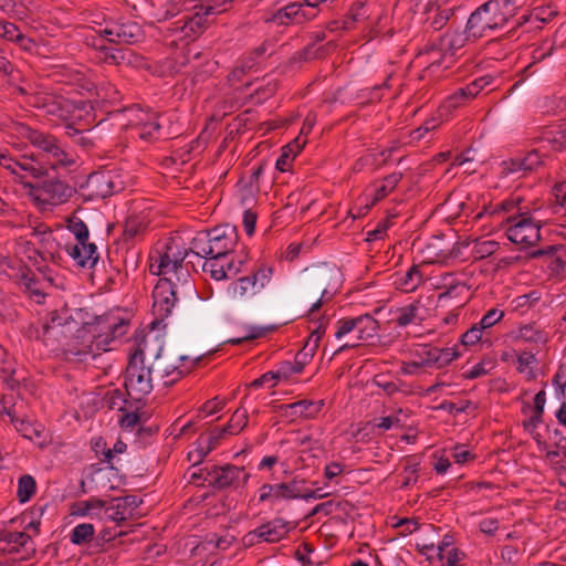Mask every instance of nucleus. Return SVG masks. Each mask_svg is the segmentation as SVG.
I'll return each mask as SVG.
<instances>
[{"label": "nucleus", "mask_w": 566, "mask_h": 566, "mask_svg": "<svg viewBox=\"0 0 566 566\" xmlns=\"http://www.w3.org/2000/svg\"><path fill=\"white\" fill-rule=\"evenodd\" d=\"M189 251L180 237H170L158 241L149 252V272L159 279L188 283L189 271L184 262Z\"/></svg>", "instance_id": "f257e3e1"}, {"label": "nucleus", "mask_w": 566, "mask_h": 566, "mask_svg": "<svg viewBox=\"0 0 566 566\" xmlns=\"http://www.w3.org/2000/svg\"><path fill=\"white\" fill-rule=\"evenodd\" d=\"M9 130L11 134L28 140L33 147L39 149L42 158L46 160L51 169L69 168L76 163L74 154L69 151L61 142L50 133L34 129L17 120L10 123Z\"/></svg>", "instance_id": "f03ea898"}, {"label": "nucleus", "mask_w": 566, "mask_h": 566, "mask_svg": "<svg viewBox=\"0 0 566 566\" xmlns=\"http://www.w3.org/2000/svg\"><path fill=\"white\" fill-rule=\"evenodd\" d=\"M513 0H489L479 6L469 17L467 32L476 40L504 29L516 15Z\"/></svg>", "instance_id": "7ed1b4c3"}, {"label": "nucleus", "mask_w": 566, "mask_h": 566, "mask_svg": "<svg viewBox=\"0 0 566 566\" xmlns=\"http://www.w3.org/2000/svg\"><path fill=\"white\" fill-rule=\"evenodd\" d=\"M77 325L78 322L66 310L52 311L38 324H30L24 329V335L30 339L41 340L52 352L61 353Z\"/></svg>", "instance_id": "20e7f679"}, {"label": "nucleus", "mask_w": 566, "mask_h": 566, "mask_svg": "<svg viewBox=\"0 0 566 566\" xmlns=\"http://www.w3.org/2000/svg\"><path fill=\"white\" fill-rule=\"evenodd\" d=\"M239 240L237 227L218 226L209 231H200L191 241L189 251L200 258H224L234 250Z\"/></svg>", "instance_id": "39448f33"}, {"label": "nucleus", "mask_w": 566, "mask_h": 566, "mask_svg": "<svg viewBox=\"0 0 566 566\" xmlns=\"http://www.w3.org/2000/svg\"><path fill=\"white\" fill-rule=\"evenodd\" d=\"M154 365L146 361L144 350L138 346L129 354L125 373V387L127 394L135 400H142L154 388Z\"/></svg>", "instance_id": "423d86ee"}, {"label": "nucleus", "mask_w": 566, "mask_h": 566, "mask_svg": "<svg viewBox=\"0 0 566 566\" xmlns=\"http://www.w3.org/2000/svg\"><path fill=\"white\" fill-rule=\"evenodd\" d=\"M105 352V343L94 340V332L85 325H77L76 331L70 335L61 353L69 360L83 361L88 357L95 358Z\"/></svg>", "instance_id": "0eeeda50"}, {"label": "nucleus", "mask_w": 566, "mask_h": 566, "mask_svg": "<svg viewBox=\"0 0 566 566\" xmlns=\"http://www.w3.org/2000/svg\"><path fill=\"white\" fill-rule=\"evenodd\" d=\"M510 224L506 229L507 239L514 244L524 248L536 244L541 239V220H537L530 211H520L507 217Z\"/></svg>", "instance_id": "6e6552de"}, {"label": "nucleus", "mask_w": 566, "mask_h": 566, "mask_svg": "<svg viewBox=\"0 0 566 566\" xmlns=\"http://www.w3.org/2000/svg\"><path fill=\"white\" fill-rule=\"evenodd\" d=\"M356 328V336L353 342H347L339 347L336 353L347 348H353L359 342L368 340L375 337L379 331V323L370 314H363L356 317H344L337 321L335 337L342 339L349 335V331Z\"/></svg>", "instance_id": "1a4fd4ad"}, {"label": "nucleus", "mask_w": 566, "mask_h": 566, "mask_svg": "<svg viewBox=\"0 0 566 566\" xmlns=\"http://www.w3.org/2000/svg\"><path fill=\"white\" fill-rule=\"evenodd\" d=\"M338 272L334 268L328 266H314L305 270L303 276V289L304 294L307 297L317 296L319 297L312 304L310 314L318 311L323 304V300L329 293L332 286V280L337 279Z\"/></svg>", "instance_id": "9d476101"}, {"label": "nucleus", "mask_w": 566, "mask_h": 566, "mask_svg": "<svg viewBox=\"0 0 566 566\" xmlns=\"http://www.w3.org/2000/svg\"><path fill=\"white\" fill-rule=\"evenodd\" d=\"M90 332H94V340L105 343V352L109 350L111 343L123 337L129 326L127 318L119 315L118 312H108L97 316L94 322L85 323Z\"/></svg>", "instance_id": "9b49d317"}, {"label": "nucleus", "mask_w": 566, "mask_h": 566, "mask_svg": "<svg viewBox=\"0 0 566 566\" xmlns=\"http://www.w3.org/2000/svg\"><path fill=\"white\" fill-rule=\"evenodd\" d=\"M196 360H189L188 356L165 354L161 349L156 354L154 371H157L165 386H172L187 375L195 366Z\"/></svg>", "instance_id": "f8f14e48"}, {"label": "nucleus", "mask_w": 566, "mask_h": 566, "mask_svg": "<svg viewBox=\"0 0 566 566\" xmlns=\"http://www.w3.org/2000/svg\"><path fill=\"white\" fill-rule=\"evenodd\" d=\"M416 10L424 15L423 23L433 31H440L453 17L455 4L452 0H416Z\"/></svg>", "instance_id": "ddd939ff"}, {"label": "nucleus", "mask_w": 566, "mask_h": 566, "mask_svg": "<svg viewBox=\"0 0 566 566\" xmlns=\"http://www.w3.org/2000/svg\"><path fill=\"white\" fill-rule=\"evenodd\" d=\"M415 65L422 69L421 77L426 76H440V71L450 69L454 62L446 52L440 50V45L437 42L427 44L416 55Z\"/></svg>", "instance_id": "4468645a"}, {"label": "nucleus", "mask_w": 566, "mask_h": 566, "mask_svg": "<svg viewBox=\"0 0 566 566\" xmlns=\"http://www.w3.org/2000/svg\"><path fill=\"white\" fill-rule=\"evenodd\" d=\"M35 543L27 532H12L0 525V553L20 554L21 559H29L35 554Z\"/></svg>", "instance_id": "2eb2a0df"}, {"label": "nucleus", "mask_w": 566, "mask_h": 566, "mask_svg": "<svg viewBox=\"0 0 566 566\" xmlns=\"http://www.w3.org/2000/svg\"><path fill=\"white\" fill-rule=\"evenodd\" d=\"M169 279H159L153 291V310L161 319L168 317L178 302L177 284Z\"/></svg>", "instance_id": "dca6fc26"}, {"label": "nucleus", "mask_w": 566, "mask_h": 566, "mask_svg": "<svg viewBox=\"0 0 566 566\" xmlns=\"http://www.w3.org/2000/svg\"><path fill=\"white\" fill-rule=\"evenodd\" d=\"M118 188L116 177L111 171L92 172L82 186L83 196L90 200L104 199Z\"/></svg>", "instance_id": "f3484780"}, {"label": "nucleus", "mask_w": 566, "mask_h": 566, "mask_svg": "<svg viewBox=\"0 0 566 566\" xmlns=\"http://www.w3.org/2000/svg\"><path fill=\"white\" fill-rule=\"evenodd\" d=\"M533 259H543V266H545L551 277H563L566 274V245L556 244L549 245L545 249H538L531 253Z\"/></svg>", "instance_id": "a211bd4d"}, {"label": "nucleus", "mask_w": 566, "mask_h": 566, "mask_svg": "<svg viewBox=\"0 0 566 566\" xmlns=\"http://www.w3.org/2000/svg\"><path fill=\"white\" fill-rule=\"evenodd\" d=\"M212 473H214V475L213 480H211V486L218 490L243 488L248 484L251 476L250 473L245 471L244 467L233 464H226L223 467L216 465Z\"/></svg>", "instance_id": "6ab92c4d"}, {"label": "nucleus", "mask_w": 566, "mask_h": 566, "mask_svg": "<svg viewBox=\"0 0 566 566\" xmlns=\"http://www.w3.org/2000/svg\"><path fill=\"white\" fill-rule=\"evenodd\" d=\"M290 530L289 523L284 518L276 517L249 532L244 539L250 544H253L255 537L259 538V542L277 543L289 534Z\"/></svg>", "instance_id": "aec40b11"}, {"label": "nucleus", "mask_w": 566, "mask_h": 566, "mask_svg": "<svg viewBox=\"0 0 566 566\" xmlns=\"http://www.w3.org/2000/svg\"><path fill=\"white\" fill-rule=\"evenodd\" d=\"M324 400H298L292 403L281 405L279 411L282 417L290 421L301 419H314L324 407Z\"/></svg>", "instance_id": "412c9836"}, {"label": "nucleus", "mask_w": 566, "mask_h": 566, "mask_svg": "<svg viewBox=\"0 0 566 566\" xmlns=\"http://www.w3.org/2000/svg\"><path fill=\"white\" fill-rule=\"evenodd\" d=\"M109 43H136L143 35L138 23L133 21L113 23L102 31Z\"/></svg>", "instance_id": "4be33fe9"}, {"label": "nucleus", "mask_w": 566, "mask_h": 566, "mask_svg": "<svg viewBox=\"0 0 566 566\" xmlns=\"http://www.w3.org/2000/svg\"><path fill=\"white\" fill-rule=\"evenodd\" d=\"M9 276L15 277L18 282L25 289L30 297H34L38 303H41L45 297V290L51 285V279L40 280L30 270H22L20 264L14 270V273H9Z\"/></svg>", "instance_id": "5701e85b"}, {"label": "nucleus", "mask_w": 566, "mask_h": 566, "mask_svg": "<svg viewBox=\"0 0 566 566\" xmlns=\"http://www.w3.org/2000/svg\"><path fill=\"white\" fill-rule=\"evenodd\" d=\"M38 191H40L39 198L43 197V201L50 205L66 202L75 192L69 184L55 178L44 180Z\"/></svg>", "instance_id": "b1692460"}, {"label": "nucleus", "mask_w": 566, "mask_h": 566, "mask_svg": "<svg viewBox=\"0 0 566 566\" xmlns=\"http://www.w3.org/2000/svg\"><path fill=\"white\" fill-rule=\"evenodd\" d=\"M471 38L472 35L467 32V28L464 30L449 29L439 36L437 43L440 45V50L450 55L453 62H455L459 52Z\"/></svg>", "instance_id": "393cba45"}, {"label": "nucleus", "mask_w": 566, "mask_h": 566, "mask_svg": "<svg viewBox=\"0 0 566 566\" xmlns=\"http://www.w3.org/2000/svg\"><path fill=\"white\" fill-rule=\"evenodd\" d=\"M66 251L74 262L82 268L92 269L99 258L96 245L88 240L70 245Z\"/></svg>", "instance_id": "a878e982"}, {"label": "nucleus", "mask_w": 566, "mask_h": 566, "mask_svg": "<svg viewBox=\"0 0 566 566\" xmlns=\"http://www.w3.org/2000/svg\"><path fill=\"white\" fill-rule=\"evenodd\" d=\"M302 4L293 2L279 9L271 17H266L265 22L277 25L300 24L305 20V14L301 10Z\"/></svg>", "instance_id": "bb28decb"}, {"label": "nucleus", "mask_w": 566, "mask_h": 566, "mask_svg": "<svg viewBox=\"0 0 566 566\" xmlns=\"http://www.w3.org/2000/svg\"><path fill=\"white\" fill-rule=\"evenodd\" d=\"M553 132H548L545 136L538 142V147L530 150L525 156V161L528 164V169L535 170L541 165L544 164V158L547 157V153L551 149L557 150L554 146H557V143L554 140Z\"/></svg>", "instance_id": "cd10ccee"}, {"label": "nucleus", "mask_w": 566, "mask_h": 566, "mask_svg": "<svg viewBox=\"0 0 566 566\" xmlns=\"http://www.w3.org/2000/svg\"><path fill=\"white\" fill-rule=\"evenodd\" d=\"M48 168L41 165L33 157H21L17 160L14 176H17L21 182H24L27 178L39 179L46 175Z\"/></svg>", "instance_id": "c85d7f7f"}, {"label": "nucleus", "mask_w": 566, "mask_h": 566, "mask_svg": "<svg viewBox=\"0 0 566 566\" xmlns=\"http://www.w3.org/2000/svg\"><path fill=\"white\" fill-rule=\"evenodd\" d=\"M198 9L191 15H185L181 20L177 22V24L182 23L179 27V30L185 34L186 38H195L200 34L207 27L209 15L205 14V11L199 7H195Z\"/></svg>", "instance_id": "c756f323"}, {"label": "nucleus", "mask_w": 566, "mask_h": 566, "mask_svg": "<svg viewBox=\"0 0 566 566\" xmlns=\"http://www.w3.org/2000/svg\"><path fill=\"white\" fill-rule=\"evenodd\" d=\"M93 45L99 50V59L107 64L123 65L133 63L134 53L128 49L105 46L103 44L97 45L96 43H93Z\"/></svg>", "instance_id": "7c9ffc66"}, {"label": "nucleus", "mask_w": 566, "mask_h": 566, "mask_svg": "<svg viewBox=\"0 0 566 566\" xmlns=\"http://www.w3.org/2000/svg\"><path fill=\"white\" fill-rule=\"evenodd\" d=\"M134 124L140 129L139 136L144 139L154 137L155 133L160 129L158 116L155 113H144L139 111Z\"/></svg>", "instance_id": "2f4dec72"}, {"label": "nucleus", "mask_w": 566, "mask_h": 566, "mask_svg": "<svg viewBox=\"0 0 566 566\" xmlns=\"http://www.w3.org/2000/svg\"><path fill=\"white\" fill-rule=\"evenodd\" d=\"M419 308L420 301H415L406 306L397 308L395 312L396 317L394 318L395 323L400 327H405L416 323L417 321H421L419 317Z\"/></svg>", "instance_id": "473e14b6"}, {"label": "nucleus", "mask_w": 566, "mask_h": 566, "mask_svg": "<svg viewBox=\"0 0 566 566\" xmlns=\"http://www.w3.org/2000/svg\"><path fill=\"white\" fill-rule=\"evenodd\" d=\"M43 113L50 117L51 120H64L70 115V104L65 98L55 95L53 101L46 103Z\"/></svg>", "instance_id": "72a5a7b5"}, {"label": "nucleus", "mask_w": 566, "mask_h": 566, "mask_svg": "<svg viewBox=\"0 0 566 566\" xmlns=\"http://www.w3.org/2000/svg\"><path fill=\"white\" fill-rule=\"evenodd\" d=\"M500 250V243L495 240L472 239L471 255L474 260H483Z\"/></svg>", "instance_id": "f704fd0d"}, {"label": "nucleus", "mask_w": 566, "mask_h": 566, "mask_svg": "<svg viewBox=\"0 0 566 566\" xmlns=\"http://www.w3.org/2000/svg\"><path fill=\"white\" fill-rule=\"evenodd\" d=\"M422 282V273L418 265H412L402 276H400L396 284L403 292L415 291Z\"/></svg>", "instance_id": "c9c22d12"}, {"label": "nucleus", "mask_w": 566, "mask_h": 566, "mask_svg": "<svg viewBox=\"0 0 566 566\" xmlns=\"http://www.w3.org/2000/svg\"><path fill=\"white\" fill-rule=\"evenodd\" d=\"M67 230L75 237L77 242H85L90 239V231L86 223L74 211L66 219Z\"/></svg>", "instance_id": "e433bc0d"}, {"label": "nucleus", "mask_w": 566, "mask_h": 566, "mask_svg": "<svg viewBox=\"0 0 566 566\" xmlns=\"http://www.w3.org/2000/svg\"><path fill=\"white\" fill-rule=\"evenodd\" d=\"M401 172H392L386 176L381 180V185L376 188L371 205H375L376 202L387 197L390 192H392L394 189L397 187L398 182L401 180Z\"/></svg>", "instance_id": "4c0bfd02"}, {"label": "nucleus", "mask_w": 566, "mask_h": 566, "mask_svg": "<svg viewBox=\"0 0 566 566\" xmlns=\"http://www.w3.org/2000/svg\"><path fill=\"white\" fill-rule=\"evenodd\" d=\"M248 421V410L242 407H239L233 412L229 422L223 427V431H227L229 436L239 434L247 427Z\"/></svg>", "instance_id": "58836bf2"}, {"label": "nucleus", "mask_w": 566, "mask_h": 566, "mask_svg": "<svg viewBox=\"0 0 566 566\" xmlns=\"http://www.w3.org/2000/svg\"><path fill=\"white\" fill-rule=\"evenodd\" d=\"M369 17L368 8L364 2H356L352 6L348 14L346 15L343 28L346 30H350L355 27L356 23L363 22L367 20Z\"/></svg>", "instance_id": "ea45409f"}, {"label": "nucleus", "mask_w": 566, "mask_h": 566, "mask_svg": "<svg viewBox=\"0 0 566 566\" xmlns=\"http://www.w3.org/2000/svg\"><path fill=\"white\" fill-rule=\"evenodd\" d=\"M206 259L208 260L203 263L202 269L205 272L209 273L212 279L220 281L232 276L230 271H228V264L224 265L220 262L222 258L207 256Z\"/></svg>", "instance_id": "a19ab883"}, {"label": "nucleus", "mask_w": 566, "mask_h": 566, "mask_svg": "<svg viewBox=\"0 0 566 566\" xmlns=\"http://www.w3.org/2000/svg\"><path fill=\"white\" fill-rule=\"evenodd\" d=\"M298 482L292 480L289 483H276L274 484V502L279 500H296L301 497L300 490L297 489Z\"/></svg>", "instance_id": "79ce46f5"}, {"label": "nucleus", "mask_w": 566, "mask_h": 566, "mask_svg": "<svg viewBox=\"0 0 566 566\" xmlns=\"http://www.w3.org/2000/svg\"><path fill=\"white\" fill-rule=\"evenodd\" d=\"M516 338L534 344H543L547 339L545 333L542 329H539L535 324H526L524 326H521L517 332Z\"/></svg>", "instance_id": "37998d69"}, {"label": "nucleus", "mask_w": 566, "mask_h": 566, "mask_svg": "<svg viewBox=\"0 0 566 566\" xmlns=\"http://www.w3.org/2000/svg\"><path fill=\"white\" fill-rule=\"evenodd\" d=\"M95 528L93 524L82 523L76 525L71 534L70 539L74 545H83L90 543L94 537Z\"/></svg>", "instance_id": "c03bdc74"}, {"label": "nucleus", "mask_w": 566, "mask_h": 566, "mask_svg": "<svg viewBox=\"0 0 566 566\" xmlns=\"http://www.w3.org/2000/svg\"><path fill=\"white\" fill-rule=\"evenodd\" d=\"M471 99V96L467 94L465 86H462L457 88L451 95H449L443 101L441 107L448 112H451L453 109H457L458 107L463 106Z\"/></svg>", "instance_id": "a18cd8bd"}, {"label": "nucleus", "mask_w": 566, "mask_h": 566, "mask_svg": "<svg viewBox=\"0 0 566 566\" xmlns=\"http://www.w3.org/2000/svg\"><path fill=\"white\" fill-rule=\"evenodd\" d=\"M36 490V483L33 476L24 474L19 479L17 496L21 503L28 502Z\"/></svg>", "instance_id": "49530a36"}, {"label": "nucleus", "mask_w": 566, "mask_h": 566, "mask_svg": "<svg viewBox=\"0 0 566 566\" xmlns=\"http://www.w3.org/2000/svg\"><path fill=\"white\" fill-rule=\"evenodd\" d=\"M252 291V284L247 276H242L231 283L228 287V295L233 302L241 301L249 291Z\"/></svg>", "instance_id": "de8ad7c7"}, {"label": "nucleus", "mask_w": 566, "mask_h": 566, "mask_svg": "<svg viewBox=\"0 0 566 566\" xmlns=\"http://www.w3.org/2000/svg\"><path fill=\"white\" fill-rule=\"evenodd\" d=\"M104 515L105 518L112 522L117 523L118 525L123 522H125L128 518V515L130 512L128 510H125V505L118 502L116 499V502L111 505L104 504Z\"/></svg>", "instance_id": "09e8293b"}, {"label": "nucleus", "mask_w": 566, "mask_h": 566, "mask_svg": "<svg viewBox=\"0 0 566 566\" xmlns=\"http://www.w3.org/2000/svg\"><path fill=\"white\" fill-rule=\"evenodd\" d=\"M325 334V327L322 323H319L311 333L305 346L301 350L298 356L312 357L316 349L318 348L319 340L322 336Z\"/></svg>", "instance_id": "8fccbe9b"}, {"label": "nucleus", "mask_w": 566, "mask_h": 566, "mask_svg": "<svg viewBox=\"0 0 566 566\" xmlns=\"http://www.w3.org/2000/svg\"><path fill=\"white\" fill-rule=\"evenodd\" d=\"M272 276V269L268 266H260L252 275H248L247 277L250 280L252 284V292L256 293L265 287V285L270 282Z\"/></svg>", "instance_id": "3c124183"}, {"label": "nucleus", "mask_w": 566, "mask_h": 566, "mask_svg": "<svg viewBox=\"0 0 566 566\" xmlns=\"http://www.w3.org/2000/svg\"><path fill=\"white\" fill-rule=\"evenodd\" d=\"M104 507V501L98 499H91L87 501H81L73 505V514L85 516L94 513L96 510H102Z\"/></svg>", "instance_id": "603ef678"}, {"label": "nucleus", "mask_w": 566, "mask_h": 566, "mask_svg": "<svg viewBox=\"0 0 566 566\" xmlns=\"http://www.w3.org/2000/svg\"><path fill=\"white\" fill-rule=\"evenodd\" d=\"M0 379L9 389H14L19 381L14 378V367L11 359H3L0 366Z\"/></svg>", "instance_id": "864d4df0"}, {"label": "nucleus", "mask_w": 566, "mask_h": 566, "mask_svg": "<svg viewBox=\"0 0 566 566\" xmlns=\"http://www.w3.org/2000/svg\"><path fill=\"white\" fill-rule=\"evenodd\" d=\"M145 231V226L137 218H128L124 223L123 238L133 240Z\"/></svg>", "instance_id": "5fc2aeb1"}, {"label": "nucleus", "mask_w": 566, "mask_h": 566, "mask_svg": "<svg viewBox=\"0 0 566 566\" xmlns=\"http://www.w3.org/2000/svg\"><path fill=\"white\" fill-rule=\"evenodd\" d=\"M216 469V465H206L203 468H198L195 470L191 475L190 480L193 483H197L198 485H203L205 483H208L209 486H211V480H213L214 473L212 471Z\"/></svg>", "instance_id": "6e6d98bb"}, {"label": "nucleus", "mask_w": 566, "mask_h": 566, "mask_svg": "<svg viewBox=\"0 0 566 566\" xmlns=\"http://www.w3.org/2000/svg\"><path fill=\"white\" fill-rule=\"evenodd\" d=\"M437 555L441 562V566H459L464 557V553L455 547L447 549L444 553H438Z\"/></svg>", "instance_id": "4d7b16f0"}, {"label": "nucleus", "mask_w": 566, "mask_h": 566, "mask_svg": "<svg viewBox=\"0 0 566 566\" xmlns=\"http://www.w3.org/2000/svg\"><path fill=\"white\" fill-rule=\"evenodd\" d=\"M211 447L207 446L206 440L200 438L197 441L196 448L188 453V459L193 461V465L201 463L202 460L211 452Z\"/></svg>", "instance_id": "13d9d810"}, {"label": "nucleus", "mask_w": 566, "mask_h": 566, "mask_svg": "<svg viewBox=\"0 0 566 566\" xmlns=\"http://www.w3.org/2000/svg\"><path fill=\"white\" fill-rule=\"evenodd\" d=\"M502 166L503 171L507 174L533 171L532 169H528V164L525 161L524 157H515L509 160H504Z\"/></svg>", "instance_id": "bf43d9fd"}, {"label": "nucleus", "mask_w": 566, "mask_h": 566, "mask_svg": "<svg viewBox=\"0 0 566 566\" xmlns=\"http://www.w3.org/2000/svg\"><path fill=\"white\" fill-rule=\"evenodd\" d=\"M524 202L523 198L518 195H512L510 198L503 200L500 203V208L504 212H512V214H517L520 211H528L525 207L521 205Z\"/></svg>", "instance_id": "052dcab7"}, {"label": "nucleus", "mask_w": 566, "mask_h": 566, "mask_svg": "<svg viewBox=\"0 0 566 566\" xmlns=\"http://www.w3.org/2000/svg\"><path fill=\"white\" fill-rule=\"evenodd\" d=\"M245 331V334H243L242 336L230 338L227 340V343L232 345H240L247 340H252L262 337L265 334V329L258 326H248Z\"/></svg>", "instance_id": "680f3d73"}, {"label": "nucleus", "mask_w": 566, "mask_h": 566, "mask_svg": "<svg viewBox=\"0 0 566 566\" xmlns=\"http://www.w3.org/2000/svg\"><path fill=\"white\" fill-rule=\"evenodd\" d=\"M483 328L476 323L471 326L461 336V343L464 346H473L482 339Z\"/></svg>", "instance_id": "e2e57ef3"}, {"label": "nucleus", "mask_w": 566, "mask_h": 566, "mask_svg": "<svg viewBox=\"0 0 566 566\" xmlns=\"http://www.w3.org/2000/svg\"><path fill=\"white\" fill-rule=\"evenodd\" d=\"M13 426L25 439L32 440L34 437L40 436V430L34 424L23 419L18 418Z\"/></svg>", "instance_id": "0e129e2a"}, {"label": "nucleus", "mask_w": 566, "mask_h": 566, "mask_svg": "<svg viewBox=\"0 0 566 566\" xmlns=\"http://www.w3.org/2000/svg\"><path fill=\"white\" fill-rule=\"evenodd\" d=\"M231 2L232 0H209L207 4H201L200 8L206 15L219 14L227 11Z\"/></svg>", "instance_id": "69168bd1"}, {"label": "nucleus", "mask_w": 566, "mask_h": 566, "mask_svg": "<svg viewBox=\"0 0 566 566\" xmlns=\"http://www.w3.org/2000/svg\"><path fill=\"white\" fill-rule=\"evenodd\" d=\"M438 354V347H430V346H424L421 350V353H419V357H420V365H422V367H436L437 368V359H439V356H437Z\"/></svg>", "instance_id": "338daca9"}, {"label": "nucleus", "mask_w": 566, "mask_h": 566, "mask_svg": "<svg viewBox=\"0 0 566 566\" xmlns=\"http://www.w3.org/2000/svg\"><path fill=\"white\" fill-rule=\"evenodd\" d=\"M451 457L459 464L474 460L475 455L464 444H455L451 449Z\"/></svg>", "instance_id": "774afa93"}]
</instances>
